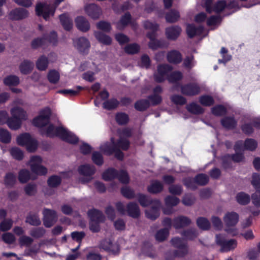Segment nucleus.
<instances>
[{"mask_svg":"<svg viewBox=\"0 0 260 260\" xmlns=\"http://www.w3.org/2000/svg\"><path fill=\"white\" fill-rule=\"evenodd\" d=\"M98 247L101 250L114 255L118 254L120 251L119 245L116 243H113L109 238L102 239L100 242Z\"/></svg>","mask_w":260,"mask_h":260,"instance_id":"5","label":"nucleus"},{"mask_svg":"<svg viewBox=\"0 0 260 260\" xmlns=\"http://www.w3.org/2000/svg\"><path fill=\"white\" fill-rule=\"evenodd\" d=\"M169 235V229L167 228H162L158 230L155 235L156 241L159 242L164 241L167 239Z\"/></svg>","mask_w":260,"mask_h":260,"instance_id":"47","label":"nucleus"},{"mask_svg":"<svg viewBox=\"0 0 260 260\" xmlns=\"http://www.w3.org/2000/svg\"><path fill=\"white\" fill-rule=\"evenodd\" d=\"M35 11L38 16H42L45 20H47L50 16L54 15L55 9L49 5L40 3L37 4Z\"/></svg>","mask_w":260,"mask_h":260,"instance_id":"4","label":"nucleus"},{"mask_svg":"<svg viewBox=\"0 0 260 260\" xmlns=\"http://www.w3.org/2000/svg\"><path fill=\"white\" fill-rule=\"evenodd\" d=\"M181 92L183 95L194 96L200 93L201 88L196 83H189L181 85Z\"/></svg>","mask_w":260,"mask_h":260,"instance_id":"9","label":"nucleus"},{"mask_svg":"<svg viewBox=\"0 0 260 260\" xmlns=\"http://www.w3.org/2000/svg\"><path fill=\"white\" fill-rule=\"evenodd\" d=\"M34 64L32 61L28 59L23 60L19 64V69L23 75L30 74L34 69Z\"/></svg>","mask_w":260,"mask_h":260,"instance_id":"24","label":"nucleus"},{"mask_svg":"<svg viewBox=\"0 0 260 260\" xmlns=\"http://www.w3.org/2000/svg\"><path fill=\"white\" fill-rule=\"evenodd\" d=\"M30 170L33 173L40 176L45 175L47 173V168L41 164H31Z\"/></svg>","mask_w":260,"mask_h":260,"instance_id":"38","label":"nucleus"},{"mask_svg":"<svg viewBox=\"0 0 260 260\" xmlns=\"http://www.w3.org/2000/svg\"><path fill=\"white\" fill-rule=\"evenodd\" d=\"M257 147V142L253 139L247 138L244 143V149L249 151H254Z\"/></svg>","mask_w":260,"mask_h":260,"instance_id":"54","label":"nucleus"},{"mask_svg":"<svg viewBox=\"0 0 260 260\" xmlns=\"http://www.w3.org/2000/svg\"><path fill=\"white\" fill-rule=\"evenodd\" d=\"M47 77L48 81L53 84L58 83L60 79L59 73L55 70H50L48 73Z\"/></svg>","mask_w":260,"mask_h":260,"instance_id":"50","label":"nucleus"},{"mask_svg":"<svg viewBox=\"0 0 260 260\" xmlns=\"http://www.w3.org/2000/svg\"><path fill=\"white\" fill-rule=\"evenodd\" d=\"M195 181L197 185L205 186L209 182V179L207 175L203 173L198 174L195 177Z\"/></svg>","mask_w":260,"mask_h":260,"instance_id":"56","label":"nucleus"},{"mask_svg":"<svg viewBox=\"0 0 260 260\" xmlns=\"http://www.w3.org/2000/svg\"><path fill=\"white\" fill-rule=\"evenodd\" d=\"M86 13L92 19H97L102 13L101 8L95 4H90L85 8Z\"/></svg>","mask_w":260,"mask_h":260,"instance_id":"17","label":"nucleus"},{"mask_svg":"<svg viewBox=\"0 0 260 260\" xmlns=\"http://www.w3.org/2000/svg\"><path fill=\"white\" fill-rule=\"evenodd\" d=\"M191 223V220L184 216H179L173 220V226L176 229H180L187 226Z\"/></svg>","mask_w":260,"mask_h":260,"instance_id":"18","label":"nucleus"},{"mask_svg":"<svg viewBox=\"0 0 260 260\" xmlns=\"http://www.w3.org/2000/svg\"><path fill=\"white\" fill-rule=\"evenodd\" d=\"M19 82V78L16 75H9L4 79V83L7 86H17Z\"/></svg>","mask_w":260,"mask_h":260,"instance_id":"53","label":"nucleus"},{"mask_svg":"<svg viewBox=\"0 0 260 260\" xmlns=\"http://www.w3.org/2000/svg\"><path fill=\"white\" fill-rule=\"evenodd\" d=\"M198 226L203 230H208L210 228V223L207 218L204 217H200L197 220Z\"/></svg>","mask_w":260,"mask_h":260,"instance_id":"55","label":"nucleus"},{"mask_svg":"<svg viewBox=\"0 0 260 260\" xmlns=\"http://www.w3.org/2000/svg\"><path fill=\"white\" fill-rule=\"evenodd\" d=\"M167 58L169 62L174 64H178L182 61V55L179 51L176 50H173L168 52Z\"/></svg>","mask_w":260,"mask_h":260,"instance_id":"21","label":"nucleus"},{"mask_svg":"<svg viewBox=\"0 0 260 260\" xmlns=\"http://www.w3.org/2000/svg\"><path fill=\"white\" fill-rule=\"evenodd\" d=\"M31 138V137L29 133H23L17 137V143L20 146H25Z\"/></svg>","mask_w":260,"mask_h":260,"instance_id":"57","label":"nucleus"},{"mask_svg":"<svg viewBox=\"0 0 260 260\" xmlns=\"http://www.w3.org/2000/svg\"><path fill=\"white\" fill-rule=\"evenodd\" d=\"M43 214L44 225L47 228L52 226L57 219L56 212L54 210L45 208L43 210Z\"/></svg>","mask_w":260,"mask_h":260,"instance_id":"8","label":"nucleus"},{"mask_svg":"<svg viewBox=\"0 0 260 260\" xmlns=\"http://www.w3.org/2000/svg\"><path fill=\"white\" fill-rule=\"evenodd\" d=\"M236 200L240 205H246L250 203V197L249 194L241 191L237 194Z\"/></svg>","mask_w":260,"mask_h":260,"instance_id":"40","label":"nucleus"},{"mask_svg":"<svg viewBox=\"0 0 260 260\" xmlns=\"http://www.w3.org/2000/svg\"><path fill=\"white\" fill-rule=\"evenodd\" d=\"M186 109L190 113L193 114H201L204 112V109L200 105L194 102L188 104L186 106Z\"/></svg>","mask_w":260,"mask_h":260,"instance_id":"37","label":"nucleus"},{"mask_svg":"<svg viewBox=\"0 0 260 260\" xmlns=\"http://www.w3.org/2000/svg\"><path fill=\"white\" fill-rule=\"evenodd\" d=\"M118 171L114 168H109L106 170L102 174V178L106 181H111L117 176Z\"/></svg>","mask_w":260,"mask_h":260,"instance_id":"33","label":"nucleus"},{"mask_svg":"<svg viewBox=\"0 0 260 260\" xmlns=\"http://www.w3.org/2000/svg\"><path fill=\"white\" fill-rule=\"evenodd\" d=\"M212 113L216 116H222L226 114V108L222 105H217L211 109Z\"/></svg>","mask_w":260,"mask_h":260,"instance_id":"45","label":"nucleus"},{"mask_svg":"<svg viewBox=\"0 0 260 260\" xmlns=\"http://www.w3.org/2000/svg\"><path fill=\"white\" fill-rule=\"evenodd\" d=\"M95 168L89 164L80 165L78 169L79 173L85 177H91L95 173Z\"/></svg>","mask_w":260,"mask_h":260,"instance_id":"22","label":"nucleus"},{"mask_svg":"<svg viewBox=\"0 0 260 260\" xmlns=\"http://www.w3.org/2000/svg\"><path fill=\"white\" fill-rule=\"evenodd\" d=\"M128 216L133 218H138L140 216V210L138 205L134 202H129L126 207Z\"/></svg>","mask_w":260,"mask_h":260,"instance_id":"16","label":"nucleus"},{"mask_svg":"<svg viewBox=\"0 0 260 260\" xmlns=\"http://www.w3.org/2000/svg\"><path fill=\"white\" fill-rule=\"evenodd\" d=\"M28 11L22 8H17L12 10L8 14L9 18L11 20H21L28 16Z\"/></svg>","mask_w":260,"mask_h":260,"instance_id":"12","label":"nucleus"},{"mask_svg":"<svg viewBox=\"0 0 260 260\" xmlns=\"http://www.w3.org/2000/svg\"><path fill=\"white\" fill-rule=\"evenodd\" d=\"M239 219L238 214L233 211L227 212L223 217V220L228 228L235 226L238 223Z\"/></svg>","mask_w":260,"mask_h":260,"instance_id":"15","label":"nucleus"},{"mask_svg":"<svg viewBox=\"0 0 260 260\" xmlns=\"http://www.w3.org/2000/svg\"><path fill=\"white\" fill-rule=\"evenodd\" d=\"M216 244L220 246L221 252H228L234 249L237 245V242L235 239L225 240L220 235L216 236Z\"/></svg>","mask_w":260,"mask_h":260,"instance_id":"6","label":"nucleus"},{"mask_svg":"<svg viewBox=\"0 0 260 260\" xmlns=\"http://www.w3.org/2000/svg\"><path fill=\"white\" fill-rule=\"evenodd\" d=\"M118 148L116 142L113 138H111V143L106 144L103 146L102 151L108 156L114 154V152Z\"/></svg>","mask_w":260,"mask_h":260,"instance_id":"28","label":"nucleus"},{"mask_svg":"<svg viewBox=\"0 0 260 260\" xmlns=\"http://www.w3.org/2000/svg\"><path fill=\"white\" fill-rule=\"evenodd\" d=\"M46 230L43 227L35 228L32 229L30 231V235L36 239H39L44 236Z\"/></svg>","mask_w":260,"mask_h":260,"instance_id":"59","label":"nucleus"},{"mask_svg":"<svg viewBox=\"0 0 260 260\" xmlns=\"http://www.w3.org/2000/svg\"><path fill=\"white\" fill-rule=\"evenodd\" d=\"M11 114L14 117L19 118L20 120H26L27 115L26 112L21 107H15L11 109Z\"/></svg>","mask_w":260,"mask_h":260,"instance_id":"35","label":"nucleus"},{"mask_svg":"<svg viewBox=\"0 0 260 260\" xmlns=\"http://www.w3.org/2000/svg\"><path fill=\"white\" fill-rule=\"evenodd\" d=\"M132 17L129 12H127L122 15L119 21L117 23V27L119 29H123L131 23Z\"/></svg>","mask_w":260,"mask_h":260,"instance_id":"34","label":"nucleus"},{"mask_svg":"<svg viewBox=\"0 0 260 260\" xmlns=\"http://www.w3.org/2000/svg\"><path fill=\"white\" fill-rule=\"evenodd\" d=\"M75 23L77 28L81 31L87 32L90 29L88 21L82 16H78L75 19Z\"/></svg>","mask_w":260,"mask_h":260,"instance_id":"23","label":"nucleus"},{"mask_svg":"<svg viewBox=\"0 0 260 260\" xmlns=\"http://www.w3.org/2000/svg\"><path fill=\"white\" fill-rule=\"evenodd\" d=\"M183 78V75L180 71H174L171 73L167 78L170 83H175L181 80Z\"/></svg>","mask_w":260,"mask_h":260,"instance_id":"62","label":"nucleus"},{"mask_svg":"<svg viewBox=\"0 0 260 260\" xmlns=\"http://www.w3.org/2000/svg\"><path fill=\"white\" fill-rule=\"evenodd\" d=\"M51 111L49 107H46L42 110L39 115L35 117L32 120L34 125L38 127H43L47 125L50 119Z\"/></svg>","mask_w":260,"mask_h":260,"instance_id":"3","label":"nucleus"},{"mask_svg":"<svg viewBox=\"0 0 260 260\" xmlns=\"http://www.w3.org/2000/svg\"><path fill=\"white\" fill-rule=\"evenodd\" d=\"M199 102L204 106L210 107L214 104L212 96L208 95H203L200 97Z\"/></svg>","mask_w":260,"mask_h":260,"instance_id":"61","label":"nucleus"},{"mask_svg":"<svg viewBox=\"0 0 260 260\" xmlns=\"http://www.w3.org/2000/svg\"><path fill=\"white\" fill-rule=\"evenodd\" d=\"M220 123L227 129H234L237 125V121L234 116H225L221 119Z\"/></svg>","mask_w":260,"mask_h":260,"instance_id":"25","label":"nucleus"},{"mask_svg":"<svg viewBox=\"0 0 260 260\" xmlns=\"http://www.w3.org/2000/svg\"><path fill=\"white\" fill-rule=\"evenodd\" d=\"M59 127H63L61 126H55L53 124H49L46 128H42L41 130V134L45 135L47 137L53 138L54 137H58L57 134V129Z\"/></svg>","mask_w":260,"mask_h":260,"instance_id":"20","label":"nucleus"},{"mask_svg":"<svg viewBox=\"0 0 260 260\" xmlns=\"http://www.w3.org/2000/svg\"><path fill=\"white\" fill-rule=\"evenodd\" d=\"M7 124L10 129L17 130L21 127V120L12 116L7 119Z\"/></svg>","mask_w":260,"mask_h":260,"instance_id":"43","label":"nucleus"},{"mask_svg":"<svg viewBox=\"0 0 260 260\" xmlns=\"http://www.w3.org/2000/svg\"><path fill=\"white\" fill-rule=\"evenodd\" d=\"M182 29L179 25H172L168 27L165 29V35L167 38L171 41L176 40L181 34Z\"/></svg>","mask_w":260,"mask_h":260,"instance_id":"13","label":"nucleus"},{"mask_svg":"<svg viewBox=\"0 0 260 260\" xmlns=\"http://www.w3.org/2000/svg\"><path fill=\"white\" fill-rule=\"evenodd\" d=\"M160 202L159 200H155L154 203L150 209L146 210L145 211L146 216L152 220L157 218L160 214Z\"/></svg>","mask_w":260,"mask_h":260,"instance_id":"14","label":"nucleus"},{"mask_svg":"<svg viewBox=\"0 0 260 260\" xmlns=\"http://www.w3.org/2000/svg\"><path fill=\"white\" fill-rule=\"evenodd\" d=\"M172 67L168 64H159L157 67V73L154 75V79L157 83L163 82L165 80V76L171 72Z\"/></svg>","mask_w":260,"mask_h":260,"instance_id":"10","label":"nucleus"},{"mask_svg":"<svg viewBox=\"0 0 260 260\" xmlns=\"http://www.w3.org/2000/svg\"><path fill=\"white\" fill-rule=\"evenodd\" d=\"M180 18L179 12L175 9H171L165 15V19L168 23H173L177 22Z\"/></svg>","mask_w":260,"mask_h":260,"instance_id":"32","label":"nucleus"},{"mask_svg":"<svg viewBox=\"0 0 260 260\" xmlns=\"http://www.w3.org/2000/svg\"><path fill=\"white\" fill-rule=\"evenodd\" d=\"M4 181L6 186L13 187L17 181L16 176L14 173L8 172L6 174Z\"/></svg>","mask_w":260,"mask_h":260,"instance_id":"39","label":"nucleus"},{"mask_svg":"<svg viewBox=\"0 0 260 260\" xmlns=\"http://www.w3.org/2000/svg\"><path fill=\"white\" fill-rule=\"evenodd\" d=\"M94 35L96 40L103 44L110 45L112 43L111 38L101 31H96Z\"/></svg>","mask_w":260,"mask_h":260,"instance_id":"31","label":"nucleus"},{"mask_svg":"<svg viewBox=\"0 0 260 260\" xmlns=\"http://www.w3.org/2000/svg\"><path fill=\"white\" fill-rule=\"evenodd\" d=\"M11 141V133L6 129L0 128V142L4 144H8Z\"/></svg>","mask_w":260,"mask_h":260,"instance_id":"52","label":"nucleus"},{"mask_svg":"<svg viewBox=\"0 0 260 260\" xmlns=\"http://www.w3.org/2000/svg\"><path fill=\"white\" fill-rule=\"evenodd\" d=\"M25 222L33 226H39L41 224V221L37 213H29L26 217Z\"/></svg>","mask_w":260,"mask_h":260,"instance_id":"41","label":"nucleus"},{"mask_svg":"<svg viewBox=\"0 0 260 260\" xmlns=\"http://www.w3.org/2000/svg\"><path fill=\"white\" fill-rule=\"evenodd\" d=\"M57 134L60 139L68 143L76 144L79 142L78 137L63 127L58 128Z\"/></svg>","mask_w":260,"mask_h":260,"instance_id":"7","label":"nucleus"},{"mask_svg":"<svg viewBox=\"0 0 260 260\" xmlns=\"http://www.w3.org/2000/svg\"><path fill=\"white\" fill-rule=\"evenodd\" d=\"M59 18L64 29L70 31L72 28L73 26V21L68 14L63 13L60 15Z\"/></svg>","mask_w":260,"mask_h":260,"instance_id":"26","label":"nucleus"},{"mask_svg":"<svg viewBox=\"0 0 260 260\" xmlns=\"http://www.w3.org/2000/svg\"><path fill=\"white\" fill-rule=\"evenodd\" d=\"M182 182L184 185L187 188H190L192 190H196L197 188L195 178L191 177H186L182 180Z\"/></svg>","mask_w":260,"mask_h":260,"instance_id":"64","label":"nucleus"},{"mask_svg":"<svg viewBox=\"0 0 260 260\" xmlns=\"http://www.w3.org/2000/svg\"><path fill=\"white\" fill-rule=\"evenodd\" d=\"M150 106V103L148 100L141 99L136 102L134 107L138 111L143 112L146 111Z\"/></svg>","mask_w":260,"mask_h":260,"instance_id":"36","label":"nucleus"},{"mask_svg":"<svg viewBox=\"0 0 260 260\" xmlns=\"http://www.w3.org/2000/svg\"><path fill=\"white\" fill-rule=\"evenodd\" d=\"M121 194L125 198L127 199H133L136 197L135 192L134 189L131 188L129 186H123L120 189Z\"/></svg>","mask_w":260,"mask_h":260,"instance_id":"48","label":"nucleus"},{"mask_svg":"<svg viewBox=\"0 0 260 260\" xmlns=\"http://www.w3.org/2000/svg\"><path fill=\"white\" fill-rule=\"evenodd\" d=\"M170 242L172 246L177 249L166 253V260H175L177 257L182 258L187 254L188 244L183 239L179 237H174L171 240Z\"/></svg>","mask_w":260,"mask_h":260,"instance_id":"1","label":"nucleus"},{"mask_svg":"<svg viewBox=\"0 0 260 260\" xmlns=\"http://www.w3.org/2000/svg\"><path fill=\"white\" fill-rule=\"evenodd\" d=\"M164 186L158 180H154L147 187V191L152 194L160 193L163 190Z\"/></svg>","mask_w":260,"mask_h":260,"instance_id":"30","label":"nucleus"},{"mask_svg":"<svg viewBox=\"0 0 260 260\" xmlns=\"http://www.w3.org/2000/svg\"><path fill=\"white\" fill-rule=\"evenodd\" d=\"M136 197L138 198L139 203L143 207H147L153 204L155 200H156V199L153 200L150 197L141 193H138Z\"/></svg>","mask_w":260,"mask_h":260,"instance_id":"27","label":"nucleus"},{"mask_svg":"<svg viewBox=\"0 0 260 260\" xmlns=\"http://www.w3.org/2000/svg\"><path fill=\"white\" fill-rule=\"evenodd\" d=\"M119 105V102L115 98H112L105 101L103 104L104 109L112 110L116 109Z\"/></svg>","mask_w":260,"mask_h":260,"instance_id":"44","label":"nucleus"},{"mask_svg":"<svg viewBox=\"0 0 260 260\" xmlns=\"http://www.w3.org/2000/svg\"><path fill=\"white\" fill-rule=\"evenodd\" d=\"M73 44L81 54H88L90 47V42L88 39L84 37H80L74 40Z\"/></svg>","mask_w":260,"mask_h":260,"instance_id":"11","label":"nucleus"},{"mask_svg":"<svg viewBox=\"0 0 260 260\" xmlns=\"http://www.w3.org/2000/svg\"><path fill=\"white\" fill-rule=\"evenodd\" d=\"M204 29L202 25L196 27L193 24H188L186 26V34L189 38L192 39L196 36L202 35Z\"/></svg>","mask_w":260,"mask_h":260,"instance_id":"19","label":"nucleus"},{"mask_svg":"<svg viewBox=\"0 0 260 260\" xmlns=\"http://www.w3.org/2000/svg\"><path fill=\"white\" fill-rule=\"evenodd\" d=\"M166 46L164 41L156 39L150 41L148 43V47L153 50H157L158 48H162Z\"/></svg>","mask_w":260,"mask_h":260,"instance_id":"58","label":"nucleus"},{"mask_svg":"<svg viewBox=\"0 0 260 260\" xmlns=\"http://www.w3.org/2000/svg\"><path fill=\"white\" fill-rule=\"evenodd\" d=\"M140 50V46L137 43L129 44L125 46L124 50L128 54H137Z\"/></svg>","mask_w":260,"mask_h":260,"instance_id":"51","label":"nucleus"},{"mask_svg":"<svg viewBox=\"0 0 260 260\" xmlns=\"http://www.w3.org/2000/svg\"><path fill=\"white\" fill-rule=\"evenodd\" d=\"M115 120L119 125H124L128 123L129 120L128 115L124 112H118L115 115Z\"/></svg>","mask_w":260,"mask_h":260,"instance_id":"42","label":"nucleus"},{"mask_svg":"<svg viewBox=\"0 0 260 260\" xmlns=\"http://www.w3.org/2000/svg\"><path fill=\"white\" fill-rule=\"evenodd\" d=\"M61 182V179L57 175H52L47 180V184L51 187H56L60 184Z\"/></svg>","mask_w":260,"mask_h":260,"instance_id":"60","label":"nucleus"},{"mask_svg":"<svg viewBox=\"0 0 260 260\" xmlns=\"http://www.w3.org/2000/svg\"><path fill=\"white\" fill-rule=\"evenodd\" d=\"M18 180L21 183L24 184L27 182L30 179V172L26 169H23L18 173Z\"/></svg>","mask_w":260,"mask_h":260,"instance_id":"49","label":"nucleus"},{"mask_svg":"<svg viewBox=\"0 0 260 260\" xmlns=\"http://www.w3.org/2000/svg\"><path fill=\"white\" fill-rule=\"evenodd\" d=\"M180 202L179 198L175 196H168L165 199V203L167 207H173L177 205Z\"/></svg>","mask_w":260,"mask_h":260,"instance_id":"63","label":"nucleus"},{"mask_svg":"<svg viewBox=\"0 0 260 260\" xmlns=\"http://www.w3.org/2000/svg\"><path fill=\"white\" fill-rule=\"evenodd\" d=\"M43 38L45 39L46 44L47 42L52 44L54 46H56L57 44V35L54 31H51L49 34L44 35Z\"/></svg>","mask_w":260,"mask_h":260,"instance_id":"46","label":"nucleus"},{"mask_svg":"<svg viewBox=\"0 0 260 260\" xmlns=\"http://www.w3.org/2000/svg\"><path fill=\"white\" fill-rule=\"evenodd\" d=\"M89 218V228L92 233H98L101 230L100 224L105 221L106 218L103 212L95 208L90 209L87 212Z\"/></svg>","mask_w":260,"mask_h":260,"instance_id":"2","label":"nucleus"},{"mask_svg":"<svg viewBox=\"0 0 260 260\" xmlns=\"http://www.w3.org/2000/svg\"><path fill=\"white\" fill-rule=\"evenodd\" d=\"M49 63V61L48 58L45 55H42L36 61V68L40 71H46L48 68Z\"/></svg>","mask_w":260,"mask_h":260,"instance_id":"29","label":"nucleus"}]
</instances>
